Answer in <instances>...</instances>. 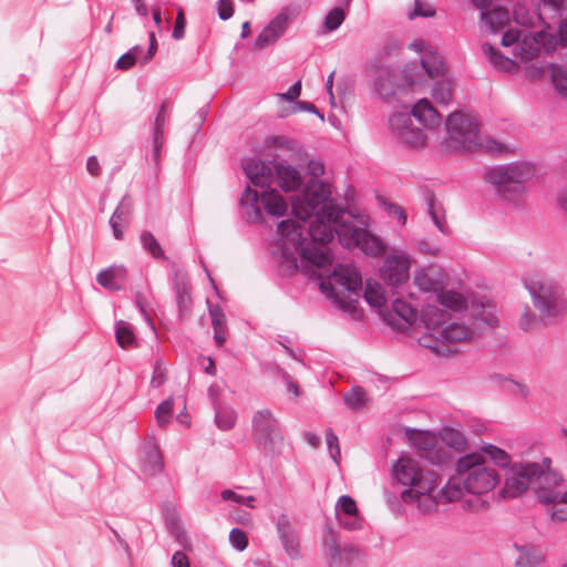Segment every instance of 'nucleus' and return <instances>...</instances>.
Returning <instances> with one entry per match:
<instances>
[{"label":"nucleus","mask_w":567,"mask_h":567,"mask_svg":"<svg viewBox=\"0 0 567 567\" xmlns=\"http://www.w3.org/2000/svg\"><path fill=\"white\" fill-rule=\"evenodd\" d=\"M274 181L250 179L251 184L243 192L240 207L249 221L262 220L261 208L276 217L286 214L288 205L281 194L271 188ZM276 181L285 192L303 186L291 203L298 220L286 219L278 224L281 262L288 270L298 269V257L301 264L319 270L331 266L332 257L324 244L330 243L334 235L348 249L360 248L373 257L385 252V245L368 230L370 217L364 213L339 208L331 199L330 184L324 179H307L305 185V179Z\"/></svg>","instance_id":"nucleus-1"},{"label":"nucleus","mask_w":567,"mask_h":567,"mask_svg":"<svg viewBox=\"0 0 567 567\" xmlns=\"http://www.w3.org/2000/svg\"><path fill=\"white\" fill-rule=\"evenodd\" d=\"M393 476L408 487L401 493L402 501L415 505L422 513H430L440 503H446L439 488L442 477L434 471L421 467L417 461L400 457L393 465Z\"/></svg>","instance_id":"nucleus-2"},{"label":"nucleus","mask_w":567,"mask_h":567,"mask_svg":"<svg viewBox=\"0 0 567 567\" xmlns=\"http://www.w3.org/2000/svg\"><path fill=\"white\" fill-rule=\"evenodd\" d=\"M498 472L488 466L480 453L461 456L455 463V473L441 488V496L446 503L458 501L465 493L485 495L491 493L499 483Z\"/></svg>","instance_id":"nucleus-3"},{"label":"nucleus","mask_w":567,"mask_h":567,"mask_svg":"<svg viewBox=\"0 0 567 567\" xmlns=\"http://www.w3.org/2000/svg\"><path fill=\"white\" fill-rule=\"evenodd\" d=\"M388 124L401 144L410 148H422L427 144V132L441 127L442 116L430 100L423 97L412 106L410 114L394 113Z\"/></svg>","instance_id":"nucleus-4"},{"label":"nucleus","mask_w":567,"mask_h":567,"mask_svg":"<svg viewBox=\"0 0 567 567\" xmlns=\"http://www.w3.org/2000/svg\"><path fill=\"white\" fill-rule=\"evenodd\" d=\"M426 332L420 343L437 354H450L454 346L473 338L474 331L464 323L451 321V315L435 306L423 309L421 315Z\"/></svg>","instance_id":"nucleus-5"},{"label":"nucleus","mask_w":567,"mask_h":567,"mask_svg":"<svg viewBox=\"0 0 567 567\" xmlns=\"http://www.w3.org/2000/svg\"><path fill=\"white\" fill-rule=\"evenodd\" d=\"M449 145L460 152L484 151L491 154H502L508 146L502 142L480 135L478 123L474 115L463 111L451 113L445 120Z\"/></svg>","instance_id":"nucleus-6"},{"label":"nucleus","mask_w":567,"mask_h":567,"mask_svg":"<svg viewBox=\"0 0 567 567\" xmlns=\"http://www.w3.org/2000/svg\"><path fill=\"white\" fill-rule=\"evenodd\" d=\"M523 284L542 323H556L565 315L567 301L563 288L555 280L539 274H529L523 278Z\"/></svg>","instance_id":"nucleus-7"},{"label":"nucleus","mask_w":567,"mask_h":567,"mask_svg":"<svg viewBox=\"0 0 567 567\" xmlns=\"http://www.w3.org/2000/svg\"><path fill=\"white\" fill-rule=\"evenodd\" d=\"M567 44V20H563L558 28V34H553L546 30L535 34H524L518 29L507 30L502 38L503 47L514 45L513 53L523 62H528L538 56L542 52L549 53L556 47Z\"/></svg>","instance_id":"nucleus-8"},{"label":"nucleus","mask_w":567,"mask_h":567,"mask_svg":"<svg viewBox=\"0 0 567 567\" xmlns=\"http://www.w3.org/2000/svg\"><path fill=\"white\" fill-rule=\"evenodd\" d=\"M320 290L342 310L352 311L362 290V278L352 264H338L332 274L320 282Z\"/></svg>","instance_id":"nucleus-9"},{"label":"nucleus","mask_w":567,"mask_h":567,"mask_svg":"<svg viewBox=\"0 0 567 567\" xmlns=\"http://www.w3.org/2000/svg\"><path fill=\"white\" fill-rule=\"evenodd\" d=\"M550 465L551 460L549 457H544L542 463L525 462L514 464L501 491L503 497H518L534 484H537L536 489L539 486H545L544 483L549 484V482H554L556 484L560 478L550 471Z\"/></svg>","instance_id":"nucleus-10"},{"label":"nucleus","mask_w":567,"mask_h":567,"mask_svg":"<svg viewBox=\"0 0 567 567\" xmlns=\"http://www.w3.org/2000/svg\"><path fill=\"white\" fill-rule=\"evenodd\" d=\"M410 48L421 55V65L426 75L436 81L431 91L433 100L442 105L449 104L453 97V86L451 80L445 76V64L442 56L423 40L414 41Z\"/></svg>","instance_id":"nucleus-11"},{"label":"nucleus","mask_w":567,"mask_h":567,"mask_svg":"<svg viewBox=\"0 0 567 567\" xmlns=\"http://www.w3.org/2000/svg\"><path fill=\"white\" fill-rule=\"evenodd\" d=\"M252 439L257 447L267 456L280 455L285 437L281 425L271 411L264 409L252 415Z\"/></svg>","instance_id":"nucleus-12"},{"label":"nucleus","mask_w":567,"mask_h":567,"mask_svg":"<svg viewBox=\"0 0 567 567\" xmlns=\"http://www.w3.org/2000/svg\"><path fill=\"white\" fill-rule=\"evenodd\" d=\"M246 177H301L299 171L276 159H262L255 155L241 162Z\"/></svg>","instance_id":"nucleus-13"},{"label":"nucleus","mask_w":567,"mask_h":567,"mask_svg":"<svg viewBox=\"0 0 567 567\" xmlns=\"http://www.w3.org/2000/svg\"><path fill=\"white\" fill-rule=\"evenodd\" d=\"M411 257L404 251H394L383 261L382 279L398 292L404 290L410 279Z\"/></svg>","instance_id":"nucleus-14"},{"label":"nucleus","mask_w":567,"mask_h":567,"mask_svg":"<svg viewBox=\"0 0 567 567\" xmlns=\"http://www.w3.org/2000/svg\"><path fill=\"white\" fill-rule=\"evenodd\" d=\"M548 172L542 162L520 159L491 168L485 177L513 178L535 177L546 175Z\"/></svg>","instance_id":"nucleus-15"},{"label":"nucleus","mask_w":567,"mask_h":567,"mask_svg":"<svg viewBox=\"0 0 567 567\" xmlns=\"http://www.w3.org/2000/svg\"><path fill=\"white\" fill-rule=\"evenodd\" d=\"M412 443L420 451V455L433 464H444L449 454L440 444L439 439L429 431H419L411 436Z\"/></svg>","instance_id":"nucleus-16"},{"label":"nucleus","mask_w":567,"mask_h":567,"mask_svg":"<svg viewBox=\"0 0 567 567\" xmlns=\"http://www.w3.org/2000/svg\"><path fill=\"white\" fill-rule=\"evenodd\" d=\"M559 481L555 484L549 482V486H539L536 495L540 503L554 505L550 513L553 520H567V491H561L558 486Z\"/></svg>","instance_id":"nucleus-17"},{"label":"nucleus","mask_w":567,"mask_h":567,"mask_svg":"<svg viewBox=\"0 0 567 567\" xmlns=\"http://www.w3.org/2000/svg\"><path fill=\"white\" fill-rule=\"evenodd\" d=\"M141 470L145 475L153 476L164 468V460L154 435H148L141 445Z\"/></svg>","instance_id":"nucleus-18"},{"label":"nucleus","mask_w":567,"mask_h":567,"mask_svg":"<svg viewBox=\"0 0 567 567\" xmlns=\"http://www.w3.org/2000/svg\"><path fill=\"white\" fill-rule=\"evenodd\" d=\"M276 529L286 554L291 559L298 558L300 556V538L290 517L286 514L278 516Z\"/></svg>","instance_id":"nucleus-19"},{"label":"nucleus","mask_w":567,"mask_h":567,"mask_svg":"<svg viewBox=\"0 0 567 567\" xmlns=\"http://www.w3.org/2000/svg\"><path fill=\"white\" fill-rule=\"evenodd\" d=\"M336 516L339 524L349 530L362 527V519L359 515L357 503L349 495H342L337 501Z\"/></svg>","instance_id":"nucleus-20"},{"label":"nucleus","mask_w":567,"mask_h":567,"mask_svg":"<svg viewBox=\"0 0 567 567\" xmlns=\"http://www.w3.org/2000/svg\"><path fill=\"white\" fill-rule=\"evenodd\" d=\"M291 19L286 11L278 13L259 33L256 47L264 49L275 43L287 30Z\"/></svg>","instance_id":"nucleus-21"},{"label":"nucleus","mask_w":567,"mask_h":567,"mask_svg":"<svg viewBox=\"0 0 567 567\" xmlns=\"http://www.w3.org/2000/svg\"><path fill=\"white\" fill-rule=\"evenodd\" d=\"M471 317L474 324L480 328L481 326L494 328L498 326V318L496 315V305L488 299L482 298L481 300H473L471 305Z\"/></svg>","instance_id":"nucleus-22"},{"label":"nucleus","mask_w":567,"mask_h":567,"mask_svg":"<svg viewBox=\"0 0 567 567\" xmlns=\"http://www.w3.org/2000/svg\"><path fill=\"white\" fill-rule=\"evenodd\" d=\"M497 195L508 202H519L525 193V179H487Z\"/></svg>","instance_id":"nucleus-23"},{"label":"nucleus","mask_w":567,"mask_h":567,"mask_svg":"<svg viewBox=\"0 0 567 567\" xmlns=\"http://www.w3.org/2000/svg\"><path fill=\"white\" fill-rule=\"evenodd\" d=\"M157 50V42L155 38V33L153 31L150 32V48L147 53L144 56L136 55V52H142L143 48L141 45L133 47L128 52L123 54L116 62V68L120 70H130L135 63L140 62L141 64H146L150 62L155 55Z\"/></svg>","instance_id":"nucleus-24"},{"label":"nucleus","mask_w":567,"mask_h":567,"mask_svg":"<svg viewBox=\"0 0 567 567\" xmlns=\"http://www.w3.org/2000/svg\"><path fill=\"white\" fill-rule=\"evenodd\" d=\"M127 279V270L124 266H111L96 276V281L103 288L117 291L124 288Z\"/></svg>","instance_id":"nucleus-25"},{"label":"nucleus","mask_w":567,"mask_h":567,"mask_svg":"<svg viewBox=\"0 0 567 567\" xmlns=\"http://www.w3.org/2000/svg\"><path fill=\"white\" fill-rule=\"evenodd\" d=\"M360 557V551L353 546L341 547L336 540L328 544V564L330 567L350 565Z\"/></svg>","instance_id":"nucleus-26"},{"label":"nucleus","mask_w":567,"mask_h":567,"mask_svg":"<svg viewBox=\"0 0 567 567\" xmlns=\"http://www.w3.org/2000/svg\"><path fill=\"white\" fill-rule=\"evenodd\" d=\"M132 209V200L128 196H124L111 216L110 225L116 239H123V229L128 224Z\"/></svg>","instance_id":"nucleus-27"},{"label":"nucleus","mask_w":567,"mask_h":567,"mask_svg":"<svg viewBox=\"0 0 567 567\" xmlns=\"http://www.w3.org/2000/svg\"><path fill=\"white\" fill-rule=\"evenodd\" d=\"M266 152L279 151L287 154H298L301 151L299 143L286 135H268L262 143Z\"/></svg>","instance_id":"nucleus-28"},{"label":"nucleus","mask_w":567,"mask_h":567,"mask_svg":"<svg viewBox=\"0 0 567 567\" xmlns=\"http://www.w3.org/2000/svg\"><path fill=\"white\" fill-rule=\"evenodd\" d=\"M482 50L488 56L489 62L497 71L514 73L519 69V65L516 61L503 55L492 44L484 43L482 45Z\"/></svg>","instance_id":"nucleus-29"},{"label":"nucleus","mask_w":567,"mask_h":567,"mask_svg":"<svg viewBox=\"0 0 567 567\" xmlns=\"http://www.w3.org/2000/svg\"><path fill=\"white\" fill-rule=\"evenodd\" d=\"M415 286L424 292H437L441 288V280L434 267L421 268L414 274Z\"/></svg>","instance_id":"nucleus-30"},{"label":"nucleus","mask_w":567,"mask_h":567,"mask_svg":"<svg viewBox=\"0 0 567 567\" xmlns=\"http://www.w3.org/2000/svg\"><path fill=\"white\" fill-rule=\"evenodd\" d=\"M511 19L509 11L504 8H494L491 11H482L481 20L492 33L502 30Z\"/></svg>","instance_id":"nucleus-31"},{"label":"nucleus","mask_w":567,"mask_h":567,"mask_svg":"<svg viewBox=\"0 0 567 567\" xmlns=\"http://www.w3.org/2000/svg\"><path fill=\"white\" fill-rule=\"evenodd\" d=\"M115 339L122 349H135L138 347V339L133 326L124 320L115 322Z\"/></svg>","instance_id":"nucleus-32"},{"label":"nucleus","mask_w":567,"mask_h":567,"mask_svg":"<svg viewBox=\"0 0 567 567\" xmlns=\"http://www.w3.org/2000/svg\"><path fill=\"white\" fill-rule=\"evenodd\" d=\"M424 199L426 200V204H427V214L432 218L433 224L435 225V227L442 234H449L450 233V228H449V225H447L446 219H445L444 209L441 206V204H439L435 200V197H434L433 193L426 190L424 193Z\"/></svg>","instance_id":"nucleus-33"},{"label":"nucleus","mask_w":567,"mask_h":567,"mask_svg":"<svg viewBox=\"0 0 567 567\" xmlns=\"http://www.w3.org/2000/svg\"><path fill=\"white\" fill-rule=\"evenodd\" d=\"M174 291L179 311H184L190 305V286L187 276L182 271L174 274Z\"/></svg>","instance_id":"nucleus-34"},{"label":"nucleus","mask_w":567,"mask_h":567,"mask_svg":"<svg viewBox=\"0 0 567 567\" xmlns=\"http://www.w3.org/2000/svg\"><path fill=\"white\" fill-rule=\"evenodd\" d=\"M209 316L214 328V340L218 347H221L227 339L226 316L218 305H209Z\"/></svg>","instance_id":"nucleus-35"},{"label":"nucleus","mask_w":567,"mask_h":567,"mask_svg":"<svg viewBox=\"0 0 567 567\" xmlns=\"http://www.w3.org/2000/svg\"><path fill=\"white\" fill-rule=\"evenodd\" d=\"M437 301L445 308L455 312H461L467 308V300L465 297L453 290H441L437 293Z\"/></svg>","instance_id":"nucleus-36"},{"label":"nucleus","mask_w":567,"mask_h":567,"mask_svg":"<svg viewBox=\"0 0 567 567\" xmlns=\"http://www.w3.org/2000/svg\"><path fill=\"white\" fill-rule=\"evenodd\" d=\"M363 296L365 301L370 306L375 308H381L386 302L383 286L374 280L368 279L365 281V289Z\"/></svg>","instance_id":"nucleus-37"},{"label":"nucleus","mask_w":567,"mask_h":567,"mask_svg":"<svg viewBox=\"0 0 567 567\" xmlns=\"http://www.w3.org/2000/svg\"><path fill=\"white\" fill-rule=\"evenodd\" d=\"M237 422V413L230 406L215 404V423L221 431L231 430Z\"/></svg>","instance_id":"nucleus-38"},{"label":"nucleus","mask_w":567,"mask_h":567,"mask_svg":"<svg viewBox=\"0 0 567 567\" xmlns=\"http://www.w3.org/2000/svg\"><path fill=\"white\" fill-rule=\"evenodd\" d=\"M342 398L344 404L352 411L362 410L369 402V396L361 386L351 388L350 391L343 393Z\"/></svg>","instance_id":"nucleus-39"},{"label":"nucleus","mask_w":567,"mask_h":567,"mask_svg":"<svg viewBox=\"0 0 567 567\" xmlns=\"http://www.w3.org/2000/svg\"><path fill=\"white\" fill-rule=\"evenodd\" d=\"M398 293L403 295V290H400ZM392 308L394 313L406 323L413 324L416 321L417 311L410 303L403 300L402 296L392 300Z\"/></svg>","instance_id":"nucleus-40"},{"label":"nucleus","mask_w":567,"mask_h":567,"mask_svg":"<svg viewBox=\"0 0 567 567\" xmlns=\"http://www.w3.org/2000/svg\"><path fill=\"white\" fill-rule=\"evenodd\" d=\"M167 122V115L165 114V104H162L159 112L157 113L154 122L153 130V151L154 156H158L159 150L163 146L164 127Z\"/></svg>","instance_id":"nucleus-41"},{"label":"nucleus","mask_w":567,"mask_h":567,"mask_svg":"<svg viewBox=\"0 0 567 567\" xmlns=\"http://www.w3.org/2000/svg\"><path fill=\"white\" fill-rule=\"evenodd\" d=\"M481 452L483 453L482 455L484 457L488 456L491 461H493L496 465L501 467H505L511 463L509 454L506 451L491 443H484L481 446Z\"/></svg>","instance_id":"nucleus-42"},{"label":"nucleus","mask_w":567,"mask_h":567,"mask_svg":"<svg viewBox=\"0 0 567 567\" xmlns=\"http://www.w3.org/2000/svg\"><path fill=\"white\" fill-rule=\"evenodd\" d=\"M549 74L551 83L554 84L558 94L567 99V71L556 64L549 65Z\"/></svg>","instance_id":"nucleus-43"},{"label":"nucleus","mask_w":567,"mask_h":567,"mask_svg":"<svg viewBox=\"0 0 567 567\" xmlns=\"http://www.w3.org/2000/svg\"><path fill=\"white\" fill-rule=\"evenodd\" d=\"M441 441L454 450H462L466 445V439L463 433L452 427H444L441 431Z\"/></svg>","instance_id":"nucleus-44"},{"label":"nucleus","mask_w":567,"mask_h":567,"mask_svg":"<svg viewBox=\"0 0 567 567\" xmlns=\"http://www.w3.org/2000/svg\"><path fill=\"white\" fill-rule=\"evenodd\" d=\"M380 207L390 216V217H394L398 219V221L404 226L406 224V214L404 212V209L390 202L388 198H385L384 196L382 195H377L375 196Z\"/></svg>","instance_id":"nucleus-45"},{"label":"nucleus","mask_w":567,"mask_h":567,"mask_svg":"<svg viewBox=\"0 0 567 567\" xmlns=\"http://www.w3.org/2000/svg\"><path fill=\"white\" fill-rule=\"evenodd\" d=\"M344 19L346 13L341 8L336 7L331 9L324 17L322 31L329 33L337 30L343 23Z\"/></svg>","instance_id":"nucleus-46"},{"label":"nucleus","mask_w":567,"mask_h":567,"mask_svg":"<svg viewBox=\"0 0 567 567\" xmlns=\"http://www.w3.org/2000/svg\"><path fill=\"white\" fill-rule=\"evenodd\" d=\"M544 557L540 550L535 548H523L516 560L519 567H536L543 561Z\"/></svg>","instance_id":"nucleus-47"},{"label":"nucleus","mask_w":567,"mask_h":567,"mask_svg":"<svg viewBox=\"0 0 567 567\" xmlns=\"http://www.w3.org/2000/svg\"><path fill=\"white\" fill-rule=\"evenodd\" d=\"M141 243L145 250H147L154 258H164V251L158 244L157 239L150 231L141 234Z\"/></svg>","instance_id":"nucleus-48"},{"label":"nucleus","mask_w":567,"mask_h":567,"mask_svg":"<svg viewBox=\"0 0 567 567\" xmlns=\"http://www.w3.org/2000/svg\"><path fill=\"white\" fill-rule=\"evenodd\" d=\"M174 401L172 398L163 401L155 410V419L158 426L164 427L171 421V415L173 412Z\"/></svg>","instance_id":"nucleus-49"},{"label":"nucleus","mask_w":567,"mask_h":567,"mask_svg":"<svg viewBox=\"0 0 567 567\" xmlns=\"http://www.w3.org/2000/svg\"><path fill=\"white\" fill-rule=\"evenodd\" d=\"M540 319L537 317L529 307H525L517 323L519 329L524 331H532L539 324Z\"/></svg>","instance_id":"nucleus-50"},{"label":"nucleus","mask_w":567,"mask_h":567,"mask_svg":"<svg viewBox=\"0 0 567 567\" xmlns=\"http://www.w3.org/2000/svg\"><path fill=\"white\" fill-rule=\"evenodd\" d=\"M220 497L223 501L227 502V501H233L235 503H238V504H243L249 508H254L255 507V496L252 495H248V496H244V495H240L238 493H236L235 491H231V489H224L221 493H220Z\"/></svg>","instance_id":"nucleus-51"},{"label":"nucleus","mask_w":567,"mask_h":567,"mask_svg":"<svg viewBox=\"0 0 567 567\" xmlns=\"http://www.w3.org/2000/svg\"><path fill=\"white\" fill-rule=\"evenodd\" d=\"M229 542H230L231 546L239 551H243L248 546L247 534L239 528H233L230 530Z\"/></svg>","instance_id":"nucleus-52"},{"label":"nucleus","mask_w":567,"mask_h":567,"mask_svg":"<svg viewBox=\"0 0 567 567\" xmlns=\"http://www.w3.org/2000/svg\"><path fill=\"white\" fill-rule=\"evenodd\" d=\"M326 440L330 456L336 463H338V458L340 456L339 440L331 429L327 430Z\"/></svg>","instance_id":"nucleus-53"},{"label":"nucleus","mask_w":567,"mask_h":567,"mask_svg":"<svg viewBox=\"0 0 567 567\" xmlns=\"http://www.w3.org/2000/svg\"><path fill=\"white\" fill-rule=\"evenodd\" d=\"M435 14L434 8L429 3H423L419 0H415L414 2V11L410 14V19H413L414 17H424L430 18Z\"/></svg>","instance_id":"nucleus-54"},{"label":"nucleus","mask_w":567,"mask_h":567,"mask_svg":"<svg viewBox=\"0 0 567 567\" xmlns=\"http://www.w3.org/2000/svg\"><path fill=\"white\" fill-rule=\"evenodd\" d=\"M165 380H166V370L163 365V362L158 360V361H156V363L154 365L151 384L153 388H159L161 385L164 384Z\"/></svg>","instance_id":"nucleus-55"},{"label":"nucleus","mask_w":567,"mask_h":567,"mask_svg":"<svg viewBox=\"0 0 567 567\" xmlns=\"http://www.w3.org/2000/svg\"><path fill=\"white\" fill-rule=\"evenodd\" d=\"M308 177H322L326 174V168L320 159H310L307 164Z\"/></svg>","instance_id":"nucleus-56"},{"label":"nucleus","mask_w":567,"mask_h":567,"mask_svg":"<svg viewBox=\"0 0 567 567\" xmlns=\"http://www.w3.org/2000/svg\"><path fill=\"white\" fill-rule=\"evenodd\" d=\"M185 25H186V20H185L184 12L182 9H179L177 12V17H176V21H175V25H174V30H173V34H172L175 40H181L184 37Z\"/></svg>","instance_id":"nucleus-57"},{"label":"nucleus","mask_w":567,"mask_h":567,"mask_svg":"<svg viewBox=\"0 0 567 567\" xmlns=\"http://www.w3.org/2000/svg\"><path fill=\"white\" fill-rule=\"evenodd\" d=\"M218 16L221 20H228L234 14L231 0H219L217 3Z\"/></svg>","instance_id":"nucleus-58"},{"label":"nucleus","mask_w":567,"mask_h":567,"mask_svg":"<svg viewBox=\"0 0 567 567\" xmlns=\"http://www.w3.org/2000/svg\"><path fill=\"white\" fill-rule=\"evenodd\" d=\"M303 111L317 114L320 117L321 121L324 120L323 114L320 113L317 110L316 105L310 103V102L299 101L292 107V112L293 113L303 112Z\"/></svg>","instance_id":"nucleus-59"},{"label":"nucleus","mask_w":567,"mask_h":567,"mask_svg":"<svg viewBox=\"0 0 567 567\" xmlns=\"http://www.w3.org/2000/svg\"><path fill=\"white\" fill-rule=\"evenodd\" d=\"M301 93V81L293 83L287 92L279 93L278 97L285 101H293L300 96Z\"/></svg>","instance_id":"nucleus-60"},{"label":"nucleus","mask_w":567,"mask_h":567,"mask_svg":"<svg viewBox=\"0 0 567 567\" xmlns=\"http://www.w3.org/2000/svg\"><path fill=\"white\" fill-rule=\"evenodd\" d=\"M281 379L286 384L287 391L289 393H291L295 396L300 395L301 391L298 383L292 380L291 375L288 372L281 371Z\"/></svg>","instance_id":"nucleus-61"},{"label":"nucleus","mask_w":567,"mask_h":567,"mask_svg":"<svg viewBox=\"0 0 567 567\" xmlns=\"http://www.w3.org/2000/svg\"><path fill=\"white\" fill-rule=\"evenodd\" d=\"M417 248L420 251L431 256H435L440 252L439 246L433 245L425 239L417 241Z\"/></svg>","instance_id":"nucleus-62"},{"label":"nucleus","mask_w":567,"mask_h":567,"mask_svg":"<svg viewBox=\"0 0 567 567\" xmlns=\"http://www.w3.org/2000/svg\"><path fill=\"white\" fill-rule=\"evenodd\" d=\"M173 567H190L188 557L183 551H176L172 557Z\"/></svg>","instance_id":"nucleus-63"},{"label":"nucleus","mask_w":567,"mask_h":567,"mask_svg":"<svg viewBox=\"0 0 567 567\" xmlns=\"http://www.w3.org/2000/svg\"><path fill=\"white\" fill-rule=\"evenodd\" d=\"M556 204L567 214V187H563L556 193Z\"/></svg>","instance_id":"nucleus-64"}]
</instances>
